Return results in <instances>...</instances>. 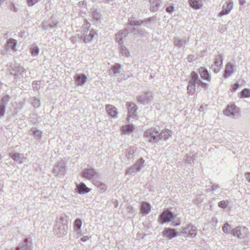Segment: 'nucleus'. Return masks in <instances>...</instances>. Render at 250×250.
<instances>
[{
	"label": "nucleus",
	"mask_w": 250,
	"mask_h": 250,
	"mask_svg": "<svg viewBox=\"0 0 250 250\" xmlns=\"http://www.w3.org/2000/svg\"><path fill=\"white\" fill-rule=\"evenodd\" d=\"M238 112L239 109L234 104H230L228 105L224 111V114L228 116L235 115Z\"/></svg>",
	"instance_id": "obj_1"
},
{
	"label": "nucleus",
	"mask_w": 250,
	"mask_h": 250,
	"mask_svg": "<svg viewBox=\"0 0 250 250\" xmlns=\"http://www.w3.org/2000/svg\"><path fill=\"white\" fill-rule=\"evenodd\" d=\"M199 72L202 78L207 80H209V75L208 71L205 68H200L199 69Z\"/></svg>",
	"instance_id": "obj_10"
},
{
	"label": "nucleus",
	"mask_w": 250,
	"mask_h": 250,
	"mask_svg": "<svg viewBox=\"0 0 250 250\" xmlns=\"http://www.w3.org/2000/svg\"><path fill=\"white\" fill-rule=\"evenodd\" d=\"M247 180L250 182V172L247 173L246 174Z\"/></svg>",
	"instance_id": "obj_30"
},
{
	"label": "nucleus",
	"mask_w": 250,
	"mask_h": 250,
	"mask_svg": "<svg viewBox=\"0 0 250 250\" xmlns=\"http://www.w3.org/2000/svg\"><path fill=\"white\" fill-rule=\"evenodd\" d=\"M11 157L15 160H17L19 158V155L18 154H13L11 155Z\"/></svg>",
	"instance_id": "obj_26"
},
{
	"label": "nucleus",
	"mask_w": 250,
	"mask_h": 250,
	"mask_svg": "<svg viewBox=\"0 0 250 250\" xmlns=\"http://www.w3.org/2000/svg\"><path fill=\"white\" fill-rule=\"evenodd\" d=\"M233 7V3L231 1L228 2L226 5H224L222 10L219 13V16H222L229 13Z\"/></svg>",
	"instance_id": "obj_4"
},
{
	"label": "nucleus",
	"mask_w": 250,
	"mask_h": 250,
	"mask_svg": "<svg viewBox=\"0 0 250 250\" xmlns=\"http://www.w3.org/2000/svg\"><path fill=\"white\" fill-rule=\"evenodd\" d=\"M38 1V0H28L27 2L29 5L32 6L36 3Z\"/></svg>",
	"instance_id": "obj_24"
},
{
	"label": "nucleus",
	"mask_w": 250,
	"mask_h": 250,
	"mask_svg": "<svg viewBox=\"0 0 250 250\" xmlns=\"http://www.w3.org/2000/svg\"><path fill=\"white\" fill-rule=\"evenodd\" d=\"M228 201H221L219 202L218 206L221 208H225L228 206Z\"/></svg>",
	"instance_id": "obj_19"
},
{
	"label": "nucleus",
	"mask_w": 250,
	"mask_h": 250,
	"mask_svg": "<svg viewBox=\"0 0 250 250\" xmlns=\"http://www.w3.org/2000/svg\"><path fill=\"white\" fill-rule=\"evenodd\" d=\"M120 68V66H114L113 68V70L115 71V73H116L118 70H119Z\"/></svg>",
	"instance_id": "obj_29"
},
{
	"label": "nucleus",
	"mask_w": 250,
	"mask_h": 250,
	"mask_svg": "<svg viewBox=\"0 0 250 250\" xmlns=\"http://www.w3.org/2000/svg\"><path fill=\"white\" fill-rule=\"evenodd\" d=\"M202 85H205V83H202Z\"/></svg>",
	"instance_id": "obj_34"
},
{
	"label": "nucleus",
	"mask_w": 250,
	"mask_h": 250,
	"mask_svg": "<svg viewBox=\"0 0 250 250\" xmlns=\"http://www.w3.org/2000/svg\"><path fill=\"white\" fill-rule=\"evenodd\" d=\"M234 71V65L231 63H228L226 65L224 77H229Z\"/></svg>",
	"instance_id": "obj_6"
},
{
	"label": "nucleus",
	"mask_w": 250,
	"mask_h": 250,
	"mask_svg": "<svg viewBox=\"0 0 250 250\" xmlns=\"http://www.w3.org/2000/svg\"><path fill=\"white\" fill-rule=\"evenodd\" d=\"M106 110L108 114L112 117L116 118L118 112L116 107L112 105H107L106 106Z\"/></svg>",
	"instance_id": "obj_5"
},
{
	"label": "nucleus",
	"mask_w": 250,
	"mask_h": 250,
	"mask_svg": "<svg viewBox=\"0 0 250 250\" xmlns=\"http://www.w3.org/2000/svg\"><path fill=\"white\" fill-rule=\"evenodd\" d=\"M141 210L143 213L147 214L149 213L150 210L149 205L146 203H144L142 205Z\"/></svg>",
	"instance_id": "obj_12"
},
{
	"label": "nucleus",
	"mask_w": 250,
	"mask_h": 250,
	"mask_svg": "<svg viewBox=\"0 0 250 250\" xmlns=\"http://www.w3.org/2000/svg\"><path fill=\"white\" fill-rule=\"evenodd\" d=\"M83 176L84 177H86V176L85 175V173H84L83 174Z\"/></svg>",
	"instance_id": "obj_33"
},
{
	"label": "nucleus",
	"mask_w": 250,
	"mask_h": 250,
	"mask_svg": "<svg viewBox=\"0 0 250 250\" xmlns=\"http://www.w3.org/2000/svg\"><path fill=\"white\" fill-rule=\"evenodd\" d=\"M222 64V57L217 56L214 60V63L212 65V68L214 72L217 73L221 69Z\"/></svg>",
	"instance_id": "obj_2"
},
{
	"label": "nucleus",
	"mask_w": 250,
	"mask_h": 250,
	"mask_svg": "<svg viewBox=\"0 0 250 250\" xmlns=\"http://www.w3.org/2000/svg\"><path fill=\"white\" fill-rule=\"evenodd\" d=\"M188 3L190 6L195 9H200L203 5L201 2L197 0H189Z\"/></svg>",
	"instance_id": "obj_7"
},
{
	"label": "nucleus",
	"mask_w": 250,
	"mask_h": 250,
	"mask_svg": "<svg viewBox=\"0 0 250 250\" xmlns=\"http://www.w3.org/2000/svg\"><path fill=\"white\" fill-rule=\"evenodd\" d=\"M193 231H194V232H193V233H192V234L195 235V233H195V230H193Z\"/></svg>",
	"instance_id": "obj_32"
},
{
	"label": "nucleus",
	"mask_w": 250,
	"mask_h": 250,
	"mask_svg": "<svg viewBox=\"0 0 250 250\" xmlns=\"http://www.w3.org/2000/svg\"><path fill=\"white\" fill-rule=\"evenodd\" d=\"M82 222L80 219H76L74 224V229L76 230H79L82 226Z\"/></svg>",
	"instance_id": "obj_16"
},
{
	"label": "nucleus",
	"mask_w": 250,
	"mask_h": 250,
	"mask_svg": "<svg viewBox=\"0 0 250 250\" xmlns=\"http://www.w3.org/2000/svg\"><path fill=\"white\" fill-rule=\"evenodd\" d=\"M77 188L78 189V192L80 193H87L90 191V189L87 188L83 183H82L78 185Z\"/></svg>",
	"instance_id": "obj_11"
},
{
	"label": "nucleus",
	"mask_w": 250,
	"mask_h": 250,
	"mask_svg": "<svg viewBox=\"0 0 250 250\" xmlns=\"http://www.w3.org/2000/svg\"><path fill=\"white\" fill-rule=\"evenodd\" d=\"M8 45L12 49H14L16 46L17 42L15 40H9L8 42Z\"/></svg>",
	"instance_id": "obj_17"
},
{
	"label": "nucleus",
	"mask_w": 250,
	"mask_h": 250,
	"mask_svg": "<svg viewBox=\"0 0 250 250\" xmlns=\"http://www.w3.org/2000/svg\"><path fill=\"white\" fill-rule=\"evenodd\" d=\"M39 50L36 46L33 47L32 48L31 53L33 56H36L38 54Z\"/></svg>",
	"instance_id": "obj_22"
},
{
	"label": "nucleus",
	"mask_w": 250,
	"mask_h": 250,
	"mask_svg": "<svg viewBox=\"0 0 250 250\" xmlns=\"http://www.w3.org/2000/svg\"><path fill=\"white\" fill-rule=\"evenodd\" d=\"M133 130V127L131 125H125L122 127V131L124 133H130Z\"/></svg>",
	"instance_id": "obj_14"
},
{
	"label": "nucleus",
	"mask_w": 250,
	"mask_h": 250,
	"mask_svg": "<svg viewBox=\"0 0 250 250\" xmlns=\"http://www.w3.org/2000/svg\"><path fill=\"white\" fill-rule=\"evenodd\" d=\"M163 235L167 236L169 239H171L176 236V232L173 229H167L163 231Z\"/></svg>",
	"instance_id": "obj_8"
},
{
	"label": "nucleus",
	"mask_w": 250,
	"mask_h": 250,
	"mask_svg": "<svg viewBox=\"0 0 250 250\" xmlns=\"http://www.w3.org/2000/svg\"><path fill=\"white\" fill-rule=\"evenodd\" d=\"M241 97L247 98L250 96V90L248 89H243L240 93Z\"/></svg>",
	"instance_id": "obj_15"
},
{
	"label": "nucleus",
	"mask_w": 250,
	"mask_h": 250,
	"mask_svg": "<svg viewBox=\"0 0 250 250\" xmlns=\"http://www.w3.org/2000/svg\"><path fill=\"white\" fill-rule=\"evenodd\" d=\"M173 8L172 6H169L167 9V11L168 12H171L173 11Z\"/></svg>",
	"instance_id": "obj_27"
},
{
	"label": "nucleus",
	"mask_w": 250,
	"mask_h": 250,
	"mask_svg": "<svg viewBox=\"0 0 250 250\" xmlns=\"http://www.w3.org/2000/svg\"><path fill=\"white\" fill-rule=\"evenodd\" d=\"M89 239V237L87 236H83L82 238V241L85 242Z\"/></svg>",
	"instance_id": "obj_28"
},
{
	"label": "nucleus",
	"mask_w": 250,
	"mask_h": 250,
	"mask_svg": "<svg viewBox=\"0 0 250 250\" xmlns=\"http://www.w3.org/2000/svg\"><path fill=\"white\" fill-rule=\"evenodd\" d=\"M96 35H97L96 32H94V31H91L89 34V36L91 37V39H92L93 38H94Z\"/></svg>",
	"instance_id": "obj_25"
},
{
	"label": "nucleus",
	"mask_w": 250,
	"mask_h": 250,
	"mask_svg": "<svg viewBox=\"0 0 250 250\" xmlns=\"http://www.w3.org/2000/svg\"><path fill=\"white\" fill-rule=\"evenodd\" d=\"M192 87H194V85H190V84L188 85V88H187L188 90L190 88H192Z\"/></svg>",
	"instance_id": "obj_31"
},
{
	"label": "nucleus",
	"mask_w": 250,
	"mask_h": 250,
	"mask_svg": "<svg viewBox=\"0 0 250 250\" xmlns=\"http://www.w3.org/2000/svg\"><path fill=\"white\" fill-rule=\"evenodd\" d=\"M230 226L227 223L224 225L222 229L225 233H228L230 231Z\"/></svg>",
	"instance_id": "obj_18"
},
{
	"label": "nucleus",
	"mask_w": 250,
	"mask_h": 250,
	"mask_svg": "<svg viewBox=\"0 0 250 250\" xmlns=\"http://www.w3.org/2000/svg\"><path fill=\"white\" fill-rule=\"evenodd\" d=\"M238 87H239L238 83H235L232 84L230 86L229 90L231 92H235L238 89Z\"/></svg>",
	"instance_id": "obj_20"
},
{
	"label": "nucleus",
	"mask_w": 250,
	"mask_h": 250,
	"mask_svg": "<svg viewBox=\"0 0 250 250\" xmlns=\"http://www.w3.org/2000/svg\"><path fill=\"white\" fill-rule=\"evenodd\" d=\"M5 111V107L3 105L0 107V117H2L4 115Z\"/></svg>",
	"instance_id": "obj_23"
},
{
	"label": "nucleus",
	"mask_w": 250,
	"mask_h": 250,
	"mask_svg": "<svg viewBox=\"0 0 250 250\" xmlns=\"http://www.w3.org/2000/svg\"><path fill=\"white\" fill-rule=\"evenodd\" d=\"M232 233L235 236L240 237L241 235L240 227H238L233 229L232 230Z\"/></svg>",
	"instance_id": "obj_13"
},
{
	"label": "nucleus",
	"mask_w": 250,
	"mask_h": 250,
	"mask_svg": "<svg viewBox=\"0 0 250 250\" xmlns=\"http://www.w3.org/2000/svg\"><path fill=\"white\" fill-rule=\"evenodd\" d=\"M198 79V75L195 72H192L191 73V80L195 82Z\"/></svg>",
	"instance_id": "obj_21"
},
{
	"label": "nucleus",
	"mask_w": 250,
	"mask_h": 250,
	"mask_svg": "<svg viewBox=\"0 0 250 250\" xmlns=\"http://www.w3.org/2000/svg\"><path fill=\"white\" fill-rule=\"evenodd\" d=\"M173 217V214L167 209L162 213L160 216V219L163 222H168L171 221Z\"/></svg>",
	"instance_id": "obj_3"
},
{
	"label": "nucleus",
	"mask_w": 250,
	"mask_h": 250,
	"mask_svg": "<svg viewBox=\"0 0 250 250\" xmlns=\"http://www.w3.org/2000/svg\"><path fill=\"white\" fill-rule=\"evenodd\" d=\"M75 78L76 83L79 85L83 84L86 80V76L83 74L78 75Z\"/></svg>",
	"instance_id": "obj_9"
}]
</instances>
